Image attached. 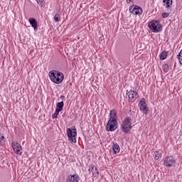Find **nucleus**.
Segmentation results:
<instances>
[{
    "label": "nucleus",
    "mask_w": 182,
    "mask_h": 182,
    "mask_svg": "<svg viewBox=\"0 0 182 182\" xmlns=\"http://www.w3.org/2000/svg\"><path fill=\"white\" fill-rule=\"evenodd\" d=\"M177 58L181 65H182V50L179 52L178 55H177Z\"/></svg>",
    "instance_id": "412c9836"
},
{
    "label": "nucleus",
    "mask_w": 182,
    "mask_h": 182,
    "mask_svg": "<svg viewBox=\"0 0 182 182\" xmlns=\"http://www.w3.org/2000/svg\"><path fill=\"white\" fill-rule=\"evenodd\" d=\"M166 58H167V52L162 51L161 53L160 54L161 60H165V59Z\"/></svg>",
    "instance_id": "a211bd4d"
},
{
    "label": "nucleus",
    "mask_w": 182,
    "mask_h": 182,
    "mask_svg": "<svg viewBox=\"0 0 182 182\" xmlns=\"http://www.w3.org/2000/svg\"><path fill=\"white\" fill-rule=\"evenodd\" d=\"M38 5L41 6V8H43V6H45V1L44 0H37L36 1Z\"/></svg>",
    "instance_id": "6ab92c4d"
},
{
    "label": "nucleus",
    "mask_w": 182,
    "mask_h": 182,
    "mask_svg": "<svg viewBox=\"0 0 182 182\" xmlns=\"http://www.w3.org/2000/svg\"><path fill=\"white\" fill-rule=\"evenodd\" d=\"M154 160H160V159H161V153L157 151H155L154 153Z\"/></svg>",
    "instance_id": "f3484780"
},
{
    "label": "nucleus",
    "mask_w": 182,
    "mask_h": 182,
    "mask_svg": "<svg viewBox=\"0 0 182 182\" xmlns=\"http://www.w3.org/2000/svg\"><path fill=\"white\" fill-rule=\"evenodd\" d=\"M11 146H12V149L14 151V153H16V154H19L20 156L22 154V152H20L21 150H22V146H21V144H19V143H18V141H13L11 143Z\"/></svg>",
    "instance_id": "9d476101"
},
{
    "label": "nucleus",
    "mask_w": 182,
    "mask_h": 182,
    "mask_svg": "<svg viewBox=\"0 0 182 182\" xmlns=\"http://www.w3.org/2000/svg\"><path fill=\"white\" fill-rule=\"evenodd\" d=\"M60 112L59 111H55V112L52 115L53 119H58V116L59 115Z\"/></svg>",
    "instance_id": "4be33fe9"
},
{
    "label": "nucleus",
    "mask_w": 182,
    "mask_h": 182,
    "mask_svg": "<svg viewBox=\"0 0 182 182\" xmlns=\"http://www.w3.org/2000/svg\"><path fill=\"white\" fill-rule=\"evenodd\" d=\"M132 1H133V0H127L126 2H127V4H130V2H132Z\"/></svg>",
    "instance_id": "bb28decb"
},
{
    "label": "nucleus",
    "mask_w": 182,
    "mask_h": 182,
    "mask_svg": "<svg viewBox=\"0 0 182 182\" xmlns=\"http://www.w3.org/2000/svg\"><path fill=\"white\" fill-rule=\"evenodd\" d=\"M59 99H61V100H63L62 102H63V100H65V96L61 95Z\"/></svg>",
    "instance_id": "a878e982"
},
{
    "label": "nucleus",
    "mask_w": 182,
    "mask_h": 182,
    "mask_svg": "<svg viewBox=\"0 0 182 182\" xmlns=\"http://www.w3.org/2000/svg\"><path fill=\"white\" fill-rule=\"evenodd\" d=\"M80 180V177H79V175L74 174L71 176H68L66 182H79Z\"/></svg>",
    "instance_id": "9b49d317"
},
{
    "label": "nucleus",
    "mask_w": 182,
    "mask_h": 182,
    "mask_svg": "<svg viewBox=\"0 0 182 182\" xmlns=\"http://www.w3.org/2000/svg\"><path fill=\"white\" fill-rule=\"evenodd\" d=\"M112 150L114 151V154H117V153H120V146L117 143H112Z\"/></svg>",
    "instance_id": "2eb2a0df"
},
{
    "label": "nucleus",
    "mask_w": 182,
    "mask_h": 182,
    "mask_svg": "<svg viewBox=\"0 0 182 182\" xmlns=\"http://www.w3.org/2000/svg\"><path fill=\"white\" fill-rule=\"evenodd\" d=\"M163 6L166 8V9H170L173 6V0H162Z\"/></svg>",
    "instance_id": "4468645a"
},
{
    "label": "nucleus",
    "mask_w": 182,
    "mask_h": 182,
    "mask_svg": "<svg viewBox=\"0 0 182 182\" xmlns=\"http://www.w3.org/2000/svg\"><path fill=\"white\" fill-rule=\"evenodd\" d=\"M67 134L68 136V140L71 143H76V136H77V132L76 131V129H67Z\"/></svg>",
    "instance_id": "39448f33"
},
{
    "label": "nucleus",
    "mask_w": 182,
    "mask_h": 182,
    "mask_svg": "<svg viewBox=\"0 0 182 182\" xmlns=\"http://www.w3.org/2000/svg\"><path fill=\"white\" fill-rule=\"evenodd\" d=\"M117 129V112L114 109L109 112V119L106 125L107 132H114Z\"/></svg>",
    "instance_id": "f257e3e1"
},
{
    "label": "nucleus",
    "mask_w": 182,
    "mask_h": 182,
    "mask_svg": "<svg viewBox=\"0 0 182 182\" xmlns=\"http://www.w3.org/2000/svg\"><path fill=\"white\" fill-rule=\"evenodd\" d=\"M129 11L131 14H133V15H137L138 16L143 15V9L137 5L130 6Z\"/></svg>",
    "instance_id": "423d86ee"
},
{
    "label": "nucleus",
    "mask_w": 182,
    "mask_h": 182,
    "mask_svg": "<svg viewBox=\"0 0 182 182\" xmlns=\"http://www.w3.org/2000/svg\"><path fill=\"white\" fill-rule=\"evenodd\" d=\"M170 16V14L168 13H163L162 14V18H168V16Z\"/></svg>",
    "instance_id": "393cba45"
},
{
    "label": "nucleus",
    "mask_w": 182,
    "mask_h": 182,
    "mask_svg": "<svg viewBox=\"0 0 182 182\" xmlns=\"http://www.w3.org/2000/svg\"><path fill=\"white\" fill-rule=\"evenodd\" d=\"M5 142V137L4 136V134L0 133V144H3V143Z\"/></svg>",
    "instance_id": "5701e85b"
},
{
    "label": "nucleus",
    "mask_w": 182,
    "mask_h": 182,
    "mask_svg": "<svg viewBox=\"0 0 182 182\" xmlns=\"http://www.w3.org/2000/svg\"><path fill=\"white\" fill-rule=\"evenodd\" d=\"M90 173H92L93 177H99V170L95 166V165L91 164L89 168Z\"/></svg>",
    "instance_id": "f8f14e48"
},
{
    "label": "nucleus",
    "mask_w": 182,
    "mask_h": 182,
    "mask_svg": "<svg viewBox=\"0 0 182 182\" xmlns=\"http://www.w3.org/2000/svg\"><path fill=\"white\" fill-rule=\"evenodd\" d=\"M38 1V0H36V1Z\"/></svg>",
    "instance_id": "cd10ccee"
},
{
    "label": "nucleus",
    "mask_w": 182,
    "mask_h": 182,
    "mask_svg": "<svg viewBox=\"0 0 182 182\" xmlns=\"http://www.w3.org/2000/svg\"><path fill=\"white\" fill-rule=\"evenodd\" d=\"M162 69L165 73H167V72H168V64L163 65Z\"/></svg>",
    "instance_id": "aec40b11"
},
{
    "label": "nucleus",
    "mask_w": 182,
    "mask_h": 182,
    "mask_svg": "<svg viewBox=\"0 0 182 182\" xmlns=\"http://www.w3.org/2000/svg\"><path fill=\"white\" fill-rule=\"evenodd\" d=\"M48 76L50 80L53 83H55L56 85H60L63 82V79H65V75L63 73L58 71V70H51L48 73Z\"/></svg>",
    "instance_id": "f03ea898"
},
{
    "label": "nucleus",
    "mask_w": 182,
    "mask_h": 182,
    "mask_svg": "<svg viewBox=\"0 0 182 182\" xmlns=\"http://www.w3.org/2000/svg\"><path fill=\"white\" fill-rule=\"evenodd\" d=\"M148 28H149L154 33H159V32H161L163 30V26L160 24V22L156 20L150 21L148 24Z\"/></svg>",
    "instance_id": "7ed1b4c3"
},
{
    "label": "nucleus",
    "mask_w": 182,
    "mask_h": 182,
    "mask_svg": "<svg viewBox=\"0 0 182 182\" xmlns=\"http://www.w3.org/2000/svg\"><path fill=\"white\" fill-rule=\"evenodd\" d=\"M164 164L166 167H173L176 164V159L173 156H167L164 161Z\"/></svg>",
    "instance_id": "1a4fd4ad"
},
{
    "label": "nucleus",
    "mask_w": 182,
    "mask_h": 182,
    "mask_svg": "<svg viewBox=\"0 0 182 182\" xmlns=\"http://www.w3.org/2000/svg\"><path fill=\"white\" fill-rule=\"evenodd\" d=\"M30 25L33 28L34 31H38V21L33 18H30L28 19Z\"/></svg>",
    "instance_id": "ddd939ff"
},
{
    "label": "nucleus",
    "mask_w": 182,
    "mask_h": 182,
    "mask_svg": "<svg viewBox=\"0 0 182 182\" xmlns=\"http://www.w3.org/2000/svg\"><path fill=\"white\" fill-rule=\"evenodd\" d=\"M65 106V103L63 102V101H61L60 102H58L56 105V108L55 110L57 112H62V110H63V107Z\"/></svg>",
    "instance_id": "dca6fc26"
},
{
    "label": "nucleus",
    "mask_w": 182,
    "mask_h": 182,
    "mask_svg": "<svg viewBox=\"0 0 182 182\" xmlns=\"http://www.w3.org/2000/svg\"><path fill=\"white\" fill-rule=\"evenodd\" d=\"M121 129L124 133L127 134L133 129V126H132V117H128L122 121V123L121 124Z\"/></svg>",
    "instance_id": "20e7f679"
},
{
    "label": "nucleus",
    "mask_w": 182,
    "mask_h": 182,
    "mask_svg": "<svg viewBox=\"0 0 182 182\" xmlns=\"http://www.w3.org/2000/svg\"><path fill=\"white\" fill-rule=\"evenodd\" d=\"M139 107L144 114H147L149 113V107H147V104L146 103V100L144 98H142L140 100Z\"/></svg>",
    "instance_id": "0eeeda50"
},
{
    "label": "nucleus",
    "mask_w": 182,
    "mask_h": 182,
    "mask_svg": "<svg viewBox=\"0 0 182 182\" xmlns=\"http://www.w3.org/2000/svg\"><path fill=\"white\" fill-rule=\"evenodd\" d=\"M54 21H55V22H60V15L55 14V16H54Z\"/></svg>",
    "instance_id": "b1692460"
},
{
    "label": "nucleus",
    "mask_w": 182,
    "mask_h": 182,
    "mask_svg": "<svg viewBox=\"0 0 182 182\" xmlns=\"http://www.w3.org/2000/svg\"><path fill=\"white\" fill-rule=\"evenodd\" d=\"M127 96H128L130 100L134 102L139 99V92L134 91V90H127Z\"/></svg>",
    "instance_id": "6e6552de"
}]
</instances>
